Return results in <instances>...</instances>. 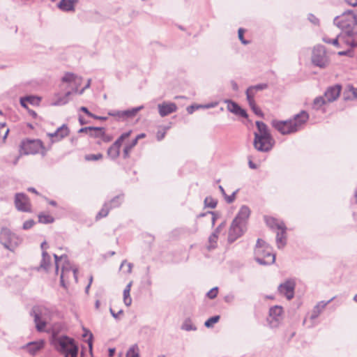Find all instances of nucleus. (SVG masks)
I'll list each match as a JSON object with an SVG mask.
<instances>
[{
    "mask_svg": "<svg viewBox=\"0 0 357 357\" xmlns=\"http://www.w3.org/2000/svg\"><path fill=\"white\" fill-rule=\"evenodd\" d=\"M20 147L24 155L36 154L43 147V143L40 139H27L22 142Z\"/></svg>",
    "mask_w": 357,
    "mask_h": 357,
    "instance_id": "1a4fd4ad",
    "label": "nucleus"
},
{
    "mask_svg": "<svg viewBox=\"0 0 357 357\" xmlns=\"http://www.w3.org/2000/svg\"><path fill=\"white\" fill-rule=\"evenodd\" d=\"M77 76L73 73H67L62 77L61 80L63 82H77Z\"/></svg>",
    "mask_w": 357,
    "mask_h": 357,
    "instance_id": "79ce46f5",
    "label": "nucleus"
},
{
    "mask_svg": "<svg viewBox=\"0 0 357 357\" xmlns=\"http://www.w3.org/2000/svg\"><path fill=\"white\" fill-rule=\"evenodd\" d=\"M218 238V235L214 233H212L211 235L208 238L209 245L208 247V250L214 249L217 245V241Z\"/></svg>",
    "mask_w": 357,
    "mask_h": 357,
    "instance_id": "ea45409f",
    "label": "nucleus"
},
{
    "mask_svg": "<svg viewBox=\"0 0 357 357\" xmlns=\"http://www.w3.org/2000/svg\"><path fill=\"white\" fill-rule=\"evenodd\" d=\"M71 270L73 271V276L75 278V281L77 282V269L75 268H72L70 266V264L68 263L67 264V265H63L62 268H61V273L60 275V283H61V285L64 288H66V284L65 280H64L65 275L67 274V273L70 272V271H71Z\"/></svg>",
    "mask_w": 357,
    "mask_h": 357,
    "instance_id": "6ab92c4d",
    "label": "nucleus"
},
{
    "mask_svg": "<svg viewBox=\"0 0 357 357\" xmlns=\"http://www.w3.org/2000/svg\"><path fill=\"white\" fill-rule=\"evenodd\" d=\"M79 0H61L58 3L60 10L66 12L75 11V7Z\"/></svg>",
    "mask_w": 357,
    "mask_h": 357,
    "instance_id": "aec40b11",
    "label": "nucleus"
},
{
    "mask_svg": "<svg viewBox=\"0 0 357 357\" xmlns=\"http://www.w3.org/2000/svg\"><path fill=\"white\" fill-rule=\"evenodd\" d=\"M266 222L267 225L271 229H282L284 231V224L282 222H279L277 219L273 218H266Z\"/></svg>",
    "mask_w": 357,
    "mask_h": 357,
    "instance_id": "393cba45",
    "label": "nucleus"
},
{
    "mask_svg": "<svg viewBox=\"0 0 357 357\" xmlns=\"http://www.w3.org/2000/svg\"><path fill=\"white\" fill-rule=\"evenodd\" d=\"M236 115H239L243 118H248V116L247 112L245 109H242L241 107L238 108Z\"/></svg>",
    "mask_w": 357,
    "mask_h": 357,
    "instance_id": "e2e57ef3",
    "label": "nucleus"
},
{
    "mask_svg": "<svg viewBox=\"0 0 357 357\" xmlns=\"http://www.w3.org/2000/svg\"><path fill=\"white\" fill-rule=\"evenodd\" d=\"M54 260H55V265H56V273H57L58 271H59V261L60 260H62L63 259L64 260V264L63 265H67V264H70L68 259H67V256L63 255H61L60 257H59L58 255H56V254L54 255Z\"/></svg>",
    "mask_w": 357,
    "mask_h": 357,
    "instance_id": "37998d69",
    "label": "nucleus"
},
{
    "mask_svg": "<svg viewBox=\"0 0 357 357\" xmlns=\"http://www.w3.org/2000/svg\"><path fill=\"white\" fill-rule=\"evenodd\" d=\"M352 47L348 49L345 51H341L337 53L339 56H348L349 57H352L354 56V52L352 51Z\"/></svg>",
    "mask_w": 357,
    "mask_h": 357,
    "instance_id": "6e6d98bb",
    "label": "nucleus"
},
{
    "mask_svg": "<svg viewBox=\"0 0 357 357\" xmlns=\"http://www.w3.org/2000/svg\"><path fill=\"white\" fill-rule=\"evenodd\" d=\"M51 265V257L47 252V251H43L42 252V260L40 264L39 268H42L45 271H47Z\"/></svg>",
    "mask_w": 357,
    "mask_h": 357,
    "instance_id": "a878e982",
    "label": "nucleus"
},
{
    "mask_svg": "<svg viewBox=\"0 0 357 357\" xmlns=\"http://www.w3.org/2000/svg\"><path fill=\"white\" fill-rule=\"evenodd\" d=\"M252 112L257 116L262 117L263 116V112L257 106L255 108H252Z\"/></svg>",
    "mask_w": 357,
    "mask_h": 357,
    "instance_id": "774afa93",
    "label": "nucleus"
},
{
    "mask_svg": "<svg viewBox=\"0 0 357 357\" xmlns=\"http://www.w3.org/2000/svg\"><path fill=\"white\" fill-rule=\"evenodd\" d=\"M15 205L18 211H31V204L29 197L24 193H17L15 197Z\"/></svg>",
    "mask_w": 357,
    "mask_h": 357,
    "instance_id": "ddd939ff",
    "label": "nucleus"
},
{
    "mask_svg": "<svg viewBox=\"0 0 357 357\" xmlns=\"http://www.w3.org/2000/svg\"><path fill=\"white\" fill-rule=\"evenodd\" d=\"M218 290V287L213 288L207 293V296L211 299L215 298L217 296Z\"/></svg>",
    "mask_w": 357,
    "mask_h": 357,
    "instance_id": "5fc2aeb1",
    "label": "nucleus"
},
{
    "mask_svg": "<svg viewBox=\"0 0 357 357\" xmlns=\"http://www.w3.org/2000/svg\"><path fill=\"white\" fill-rule=\"evenodd\" d=\"M69 134V130L66 125L63 124L61 127L58 128L56 130L52 133H48V136L55 139L54 141L58 142L68 136Z\"/></svg>",
    "mask_w": 357,
    "mask_h": 357,
    "instance_id": "a211bd4d",
    "label": "nucleus"
},
{
    "mask_svg": "<svg viewBox=\"0 0 357 357\" xmlns=\"http://www.w3.org/2000/svg\"><path fill=\"white\" fill-rule=\"evenodd\" d=\"M102 139L105 142H109L112 139V137L105 134V130H103V135H102Z\"/></svg>",
    "mask_w": 357,
    "mask_h": 357,
    "instance_id": "338daca9",
    "label": "nucleus"
},
{
    "mask_svg": "<svg viewBox=\"0 0 357 357\" xmlns=\"http://www.w3.org/2000/svg\"><path fill=\"white\" fill-rule=\"evenodd\" d=\"M109 312H110L112 316L114 319H119V316L121 314H123V310H120L118 312L116 313L112 308H110L109 309Z\"/></svg>",
    "mask_w": 357,
    "mask_h": 357,
    "instance_id": "680f3d73",
    "label": "nucleus"
},
{
    "mask_svg": "<svg viewBox=\"0 0 357 357\" xmlns=\"http://www.w3.org/2000/svg\"><path fill=\"white\" fill-rule=\"evenodd\" d=\"M225 102L227 103V109L230 112L236 114L237 113L238 109L240 107V106L236 102H235L231 100H225Z\"/></svg>",
    "mask_w": 357,
    "mask_h": 357,
    "instance_id": "473e14b6",
    "label": "nucleus"
},
{
    "mask_svg": "<svg viewBox=\"0 0 357 357\" xmlns=\"http://www.w3.org/2000/svg\"><path fill=\"white\" fill-rule=\"evenodd\" d=\"M312 62L314 65L324 68L328 64V59L323 45H317L314 47L312 55Z\"/></svg>",
    "mask_w": 357,
    "mask_h": 357,
    "instance_id": "6e6552de",
    "label": "nucleus"
},
{
    "mask_svg": "<svg viewBox=\"0 0 357 357\" xmlns=\"http://www.w3.org/2000/svg\"><path fill=\"white\" fill-rule=\"evenodd\" d=\"M54 349L64 357H77L78 347L75 340L66 335H55L52 338Z\"/></svg>",
    "mask_w": 357,
    "mask_h": 357,
    "instance_id": "f03ea898",
    "label": "nucleus"
},
{
    "mask_svg": "<svg viewBox=\"0 0 357 357\" xmlns=\"http://www.w3.org/2000/svg\"><path fill=\"white\" fill-rule=\"evenodd\" d=\"M70 95L71 92L68 91L63 96L59 98L54 102H53L52 105L58 106L67 104L69 102V96Z\"/></svg>",
    "mask_w": 357,
    "mask_h": 357,
    "instance_id": "7c9ffc66",
    "label": "nucleus"
},
{
    "mask_svg": "<svg viewBox=\"0 0 357 357\" xmlns=\"http://www.w3.org/2000/svg\"><path fill=\"white\" fill-rule=\"evenodd\" d=\"M127 264L128 266V273H130L132 272V264L131 263H127V261L126 260H123L122 262H121V266L120 268H121L125 264Z\"/></svg>",
    "mask_w": 357,
    "mask_h": 357,
    "instance_id": "69168bd1",
    "label": "nucleus"
},
{
    "mask_svg": "<svg viewBox=\"0 0 357 357\" xmlns=\"http://www.w3.org/2000/svg\"><path fill=\"white\" fill-rule=\"evenodd\" d=\"M308 119V113L302 110L291 119L287 121L273 120L271 125L282 135H289L300 130Z\"/></svg>",
    "mask_w": 357,
    "mask_h": 357,
    "instance_id": "f257e3e1",
    "label": "nucleus"
},
{
    "mask_svg": "<svg viewBox=\"0 0 357 357\" xmlns=\"http://www.w3.org/2000/svg\"><path fill=\"white\" fill-rule=\"evenodd\" d=\"M282 312L283 310L281 306L275 305L270 308L269 317L273 319V321H270V324L272 326H276L278 325V322L279 321Z\"/></svg>",
    "mask_w": 357,
    "mask_h": 357,
    "instance_id": "f3484780",
    "label": "nucleus"
},
{
    "mask_svg": "<svg viewBox=\"0 0 357 357\" xmlns=\"http://www.w3.org/2000/svg\"><path fill=\"white\" fill-rule=\"evenodd\" d=\"M44 347V341L40 340L38 342H31L26 345L27 351L31 354L35 355L38 351L42 349Z\"/></svg>",
    "mask_w": 357,
    "mask_h": 357,
    "instance_id": "4be33fe9",
    "label": "nucleus"
},
{
    "mask_svg": "<svg viewBox=\"0 0 357 357\" xmlns=\"http://www.w3.org/2000/svg\"><path fill=\"white\" fill-rule=\"evenodd\" d=\"M23 238L12 232L6 227L1 228L0 231V243L4 248L14 252L22 244Z\"/></svg>",
    "mask_w": 357,
    "mask_h": 357,
    "instance_id": "39448f33",
    "label": "nucleus"
},
{
    "mask_svg": "<svg viewBox=\"0 0 357 357\" xmlns=\"http://www.w3.org/2000/svg\"><path fill=\"white\" fill-rule=\"evenodd\" d=\"M237 191L238 190L234 192L231 195H226V196L225 197V199L228 204H231V203L234 202V201L235 200V198H236V194Z\"/></svg>",
    "mask_w": 357,
    "mask_h": 357,
    "instance_id": "4d7b16f0",
    "label": "nucleus"
},
{
    "mask_svg": "<svg viewBox=\"0 0 357 357\" xmlns=\"http://www.w3.org/2000/svg\"><path fill=\"white\" fill-rule=\"evenodd\" d=\"M144 108L143 105L132 108L130 109H127L124 111H121V118H132L135 116L137 113L141 111Z\"/></svg>",
    "mask_w": 357,
    "mask_h": 357,
    "instance_id": "bb28decb",
    "label": "nucleus"
},
{
    "mask_svg": "<svg viewBox=\"0 0 357 357\" xmlns=\"http://www.w3.org/2000/svg\"><path fill=\"white\" fill-rule=\"evenodd\" d=\"M84 333L83 334L84 337H88V339L86 340V342L88 343L89 347L90 350L92 349L93 346V334L88 330L84 329Z\"/></svg>",
    "mask_w": 357,
    "mask_h": 357,
    "instance_id": "09e8293b",
    "label": "nucleus"
},
{
    "mask_svg": "<svg viewBox=\"0 0 357 357\" xmlns=\"http://www.w3.org/2000/svg\"><path fill=\"white\" fill-rule=\"evenodd\" d=\"M256 126L259 132H255V134L263 138L272 137L267 126L264 122L257 121Z\"/></svg>",
    "mask_w": 357,
    "mask_h": 357,
    "instance_id": "5701e85b",
    "label": "nucleus"
},
{
    "mask_svg": "<svg viewBox=\"0 0 357 357\" xmlns=\"http://www.w3.org/2000/svg\"><path fill=\"white\" fill-rule=\"evenodd\" d=\"M220 317L219 315H215V316L211 317L205 321L204 326L206 328H211L213 326L214 324L218 322V321L220 320Z\"/></svg>",
    "mask_w": 357,
    "mask_h": 357,
    "instance_id": "49530a36",
    "label": "nucleus"
},
{
    "mask_svg": "<svg viewBox=\"0 0 357 357\" xmlns=\"http://www.w3.org/2000/svg\"><path fill=\"white\" fill-rule=\"evenodd\" d=\"M9 132V128L6 127V123H0V138L1 137L3 141L7 138Z\"/></svg>",
    "mask_w": 357,
    "mask_h": 357,
    "instance_id": "a19ab883",
    "label": "nucleus"
},
{
    "mask_svg": "<svg viewBox=\"0 0 357 357\" xmlns=\"http://www.w3.org/2000/svg\"><path fill=\"white\" fill-rule=\"evenodd\" d=\"M257 92V91H256L255 89L249 91V87H248L245 91L246 98L247 99L255 98V96Z\"/></svg>",
    "mask_w": 357,
    "mask_h": 357,
    "instance_id": "052dcab7",
    "label": "nucleus"
},
{
    "mask_svg": "<svg viewBox=\"0 0 357 357\" xmlns=\"http://www.w3.org/2000/svg\"><path fill=\"white\" fill-rule=\"evenodd\" d=\"M250 210L248 206L243 205L241 207L234 220L238 223L246 225L247 221L250 215Z\"/></svg>",
    "mask_w": 357,
    "mask_h": 357,
    "instance_id": "dca6fc26",
    "label": "nucleus"
},
{
    "mask_svg": "<svg viewBox=\"0 0 357 357\" xmlns=\"http://www.w3.org/2000/svg\"><path fill=\"white\" fill-rule=\"evenodd\" d=\"M54 220V218L50 215L40 214L38 215V221L40 223L49 224L53 222Z\"/></svg>",
    "mask_w": 357,
    "mask_h": 357,
    "instance_id": "4c0bfd02",
    "label": "nucleus"
},
{
    "mask_svg": "<svg viewBox=\"0 0 357 357\" xmlns=\"http://www.w3.org/2000/svg\"><path fill=\"white\" fill-rule=\"evenodd\" d=\"M35 224V222L33 220H29L24 222L22 228L24 230H27L31 229Z\"/></svg>",
    "mask_w": 357,
    "mask_h": 357,
    "instance_id": "603ef678",
    "label": "nucleus"
},
{
    "mask_svg": "<svg viewBox=\"0 0 357 357\" xmlns=\"http://www.w3.org/2000/svg\"><path fill=\"white\" fill-rule=\"evenodd\" d=\"M342 91L340 84H335L328 87L324 92V96L328 103L335 101L340 96Z\"/></svg>",
    "mask_w": 357,
    "mask_h": 357,
    "instance_id": "4468645a",
    "label": "nucleus"
},
{
    "mask_svg": "<svg viewBox=\"0 0 357 357\" xmlns=\"http://www.w3.org/2000/svg\"><path fill=\"white\" fill-rule=\"evenodd\" d=\"M218 202L211 197H206L204 199V204L206 207L214 208L216 207Z\"/></svg>",
    "mask_w": 357,
    "mask_h": 357,
    "instance_id": "a18cd8bd",
    "label": "nucleus"
},
{
    "mask_svg": "<svg viewBox=\"0 0 357 357\" xmlns=\"http://www.w3.org/2000/svg\"><path fill=\"white\" fill-rule=\"evenodd\" d=\"M254 254L255 259L261 265H271L275 261L272 248L260 238L257 241Z\"/></svg>",
    "mask_w": 357,
    "mask_h": 357,
    "instance_id": "7ed1b4c3",
    "label": "nucleus"
},
{
    "mask_svg": "<svg viewBox=\"0 0 357 357\" xmlns=\"http://www.w3.org/2000/svg\"><path fill=\"white\" fill-rule=\"evenodd\" d=\"M286 229H287V227L284 225V232H283L282 229H278V231L277 232L276 243H277V246L279 249L284 248V246L286 245V243H287L286 236H285L286 235Z\"/></svg>",
    "mask_w": 357,
    "mask_h": 357,
    "instance_id": "b1692460",
    "label": "nucleus"
},
{
    "mask_svg": "<svg viewBox=\"0 0 357 357\" xmlns=\"http://www.w3.org/2000/svg\"><path fill=\"white\" fill-rule=\"evenodd\" d=\"M353 98H357V88H354L353 86L349 85L346 91L344 92V99L345 100H351Z\"/></svg>",
    "mask_w": 357,
    "mask_h": 357,
    "instance_id": "c85d7f7f",
    "label": "nucleus"
},
{
    "mask_svg": "<svg viewBox=\"0 0 357 357\" xmlns=\"http://www.w3.org/2000/svg\"><path fill=\"white\" fill-rule=\"evenodd\" d=\"M243 33H244V29H242V28H240L238 31V38H239V40L241 41V43L243 44H248V40H245L243 38Z\"/></svg>",
    "mask_w": 357,
    "mask_h": 357,
    "instance_id": "13d9d810",
    "label": "nucleus"
},
{
    "mask_svg": "<svg viewBox=\"0 0 357 357\" xmlns=\"http://www.w3.org/2000/svg\"><path fill=\"white\" fill-rule=\"evenodd\" d=\"M255 148L261 152H268L273 146L274 139L273 137L263 138L255 134L253 142Z\"/></svg>",
    "mask_w": 357,
    "mask_h": 357,
    "instance_id": "9d476101",
    "label": "nucleus"
},
{
    "mask_svg": "<svg viewBox=\"0 0 357 357\" xmlns=\"http://www.w3.org/2000/svg\"><path fill=\"white\" fill-rule=\"evenodd\" d=\"M131 131H128L126 132L123 133L113 144L114 146H116L120 149V147L122 144V142L124 139L128 138L130 135Z\"/></svg>",
    "mask_w": 357,
    "mask_h": 357,
    "instance_id": "f704fd0d",
    "label": "nucleus"
},
{
    "mask_svg": "<svg viewBox=\"0 0 357 357\" xmlns=\"http://www.w3.org/2000/svg\"><path fill=\"white\" fill-rule=\"evenodd\" d=\"M295 286L296 283L293 280H287L278 286V290L289 301L294 298Z\"/></svg>",
    "mask_w": 357,
    "mask_h": 357,
    "instance_id": "9b49d317",
    "label": "nucleus"
},
{
    "mask_svg": "<svg viewBox=\"0 0 357 357\" xmlns=\"http://www.w3.org/2000/svg\"><path fill=\"white\" fill-rule=\"evenodd\" d=\"M268 88L267 84H259L255 86H249V91H251L252 89H255L256 91H263L264 89H266Z\"/></svg>",
    "mask_w": 357,
    "mask_h": 357,
    "instance_id": "3c124183",
    "label": "nucleus"
},
{
    "mask_svg": "<svg viewBox=\"0 0 357 357\" xmlns=\"http://www.w3.org/2000/svg\"><path fill=\"white\" fill-rule=\"evenodd\" d=\"M225 225H226V222H222L221 224H220L218 226V227L215 229V231L213 233L219 235V234L220 233L222 229L225 227Z\"/></svg>",
    "mask_w": 357,
    "mask_h": 357,
    "instance_id": "0e129e2a",
    "label": "nucleus"
},
{
    "mask_svg": "<svg viewBox=\"0 0 357 357\" xmlns=\"http://www.w3.org/2000/svg\"><path fill=\"white\" fill-rule=\"evenodd\" d=\"M102 153H98V154H89L85 155V160L90 161V160H98L102 158Z\"/></svg>",
    "mask_w": 357,
    "mask_h": 357,
    "instance_id": "8fccbe9b",
    "label": "nucleus"
},
{
    "mask_svg": "<svg viewBox=\"0 0 357 357\" xmlns=\"http://www.w3.org/2000/svg\"><path fill=\"white\" fill-rule=\"evenodd\" d=\"M245 230V225L238 223L233 220L229 231L228 240L229 242L235 241L241 236Z\"/></svg>",
    "mask_w": 357,
    "mask_h": 357,
    "instance_id": "f8f14e48",
    "label": "nucleus"
},
{
    "mask_svg": "<svg viewBox=\"0 0 357 357\" xmlns=\"http://www.w3.org/2000/svg\"><path fill=\"white\" fill-rule=\"evenodd\" d=\"M202 105H191L186 109L188 114H192L196 109L202 108Z\"/></svg>",
    "mask_w": 357,
    "mask_h": 357,
    "instance_id": "864d4df0",
    "label": "nucleus"
},
{
    "mask_svg": "<svg viewBox=\"0 0 357 357\" xmlns=\"http://www.w3.org/2000/svg\"><path fill=\"white\" fill-rule=\"evenodd\" d=\"M104 128L102 127H93L91 132L89 133L91 137H102L103 135Z\"/></svg>",
    "mask_w": 357,
    "mask_h": 357,
    "instance_id": "58836bf2",
    "label": "nucleus"
},
{
    "mask_svg": "<svg viewBox=\"0 0 357 357\" xmlns=\"http://www.w3.org/2000/svg\"><path fill=\"white\" fill-rule=\"evenodd\" d=\"M126 357H139V349L137 345H132L126 354Z\"/></svg>",
    "mask_w": 357,
    "mask_h": 357,
    "instance_id": "c03bdc74",
    "label": "nucleus"
},
{
    "mask_svg": "<svg viewBox=\"0 0 357 357\" xmlns=\"http://www.w3.org/2000/svg\"><path fill=\"white\" fill-rule=\"evenodd\" d=\"M326 103H328V102L325 99L324 96H318L314 100L312 107L314 109L318 110Z\"/></svg>",
    "mask_w": 357,
    "mask_h": 357,
    "instance_id": "c756f323",
    "label": "nucleus"
},
{
    "mask_svg": "<svg viewBox=\"0 0 357 357\" xmlns=\"http://www.w3.org/2000/svg\"><path fill=\"white\" fill-rule=\"evenodd\" d=\"M25 98H30V99L26 100L32 105L37 104L40 100L39 98L33 96H26Z\"/></svg>",
    "mask_w": 357,
    "mask_h": 357,
    "instance_id": "bf43d9fd",
    "label": "nucleus"
},
{
    "mask_svg": "<svg viewBox=\"0 0 357 357\" xmlns=\"http://www.w3.org/2000/svg\"><path fill=\"white\" fill-rule=\"evenodd\" d=\"M324 42L328 44H333L337 47H340V41L347 46L354 48L357 47V31L354 30H347L342 32L335 38L330 39L327 37L323 38Z\"/></svg>",
    "mask_w": 357,
    "mask_h": 357,
    "instance_id": "423d86ee",
    "label": "nucleus"
},
{
    "mask_svg": "<svg viewBox=\"0 0 357 357\" xmlns=\"http://www.w3.org/2000/svg\"><path fill=\"white\" fill-rule=\"evenodd\" d=\"M30 315L33 317L36 330L43 332L47 322L51 320L52 312L44 305H36L32 307Z\"/></svg>",
    "mask_w": 357,
    "mask_h": 357,
    "instance_id": "20e7f679",
    "label": "nucleus"
},
{
    "mask_svg": "<svg viewBox=\"0 0 357 357\" xmlns=\"http://www.w3.org/2000/svg\"><path fill=\"white\" fill-rule=\"evenodd\" d=\"M335 26L344 32L347 30H353L352 28L357 25V17L352 10L344 12L341 16H337L333 20Z\"/></svg>",
    "mask_w": 357,
    "mask_h": 357,
    "instance_id": "0eeeda50",
    "label": "nucleus"
},
{
    "mask_svg": "<svg viewBox=\"0 0 357 357\" xmlns=\"http://www.w3.org/2000/svg\"><path fill=\"white\" fill-rule=\"evenodd\" d=\"M335 297H333L330 300H328L327 302L321 301L318 303L313 308L311 315H310V319L314 320L316 319L319 314L321 313L322 310L326 307V306L330 303Z\"/></svg>",
    "mask_w": 357,
    "mask_h": 357,
    "instance_id": "412c9836",
    "label": "nucleus"
},
{
    "mask_svg": "<svg viewBox=\"0 0 357 357\" xmlns=\"http://www.w3.org/2000/svg\"><path fill=\"white\" fill-rule=\"evenodd\" d=\"M181 329L186 331H196L197 328L195 326L190 319H187L184 321L181 326Z\"/></svg>",
    "mask_w": 357,
    "mask_h": 357,
    "instance_id": "72a5a7b5",
    "label": "nucleus"
},
{
    "mask_svg": "<svg viewBox=\"0 0 357 357\" xmlns=\"http://www.w3.org/2000/svg\"><path fill=\"white\" fill-rule=\"evenodd\" d=\"M158 112L161 117H165L176 112L177 106L174 102H163L158 105Z\"/></svg>",
    "mask_w": 357,
    "mask_h": 357,
    "instance_id": "2eb2a0df",
    "label": "nucleus"
},
{
    "mask_svg": "<svg viewBox=\"0 0 357 357\" xmlns=\"http://www.w3.org/2000/svg\"><path fill=\"white\" fill-rule=\"evenodd\" d=\"M132 284V281H130L123 290V303L126 306H130L132 304V298L130 297V289Z\"/></svg>",
    "mask_w": 357,
    "mask_h": 357,
    "instance_id": "cd10ccee",
    "label": "nucleus"
},
{
    "mask_svg": "<svg viewBox=\"0 0 357 357\" xmlns=\"http://www.w3.org/2000/svg\"><path fill=\"white\" fill-rule=\"evenodd\" d=\"M122 199V196L118 195L114 197L109 202H107V204H109L110 208L118 207L121 204Z\"/></svg>",
    "mask_w": 357,
    "mask_h": 357,
    "instance_id": "e433bc0d",
    "label": "nucleus"
},
{
    "mask_svg": "<svg viewBox=\"0 0 357 357\" xmlns=\"http://www.w3.org/2000/svg\"><path fill=\"white\" fill-rule=\"evenodd\" d=\"M110 209L111 208L109 206V204L105 203L103 205V207L102 208V209L97 214L96 218L97 219H100V218L106 217L108 215L109 211Z\"/></svg>",
    "mask_w": 357,
    "mask_h": 357,
    "instance_id": "c9c22d12",
    "label": "nucleus"
},
{
    "mask_svg": "<svg viewBox=\"0 0 357 357\" xmlns=\"http://www.w3.org/2000/svg\"><path fill=\"white\" fill-rule=\"evenodd\" d=\"M137 144V140H132V142L125 146L123 149V158H127L129 157L130 152L131 151L132 149L136 146Z\"/></svg>",
    "mask_w": 357,
    "mask_h": 357,
    "instance_id": "de8ad7c7",
    "label": "nucleus"
},
{
    "mask_svg": "<svg viewBox=\"0 0 357 357\" xmlns=\"http://www.w3.org/2000/svg\"><path fill=\"white\" fill-rule=\"evenodd\" d=\"M120 153V149L113 144L107 150V155L114 160L117 158Z\"/></svg>",
    "mask_w": 357,
    "mask_h": 357,
    "instance_id": "2f4dec72",
    "label": "nucleus"
}]
</instances>
